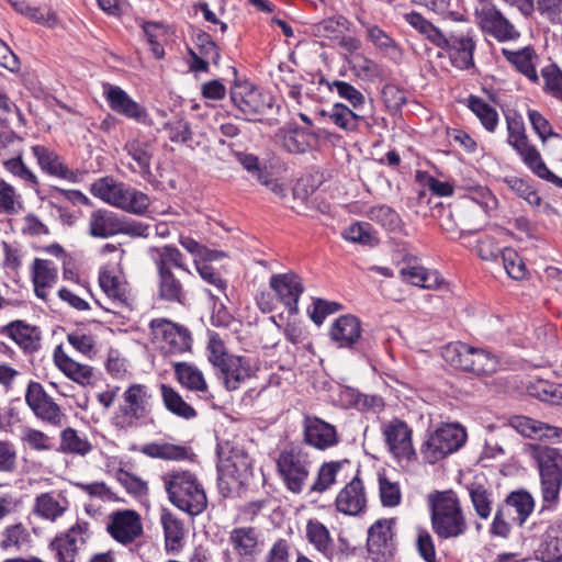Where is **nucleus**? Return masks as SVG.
Instances as JSON below:
<instances>
[{
	"label": "nucleus",
	"mask_w": 562,
	"mask_h": 562,
	"mask_svg": "<svg viewBox=\"0 0 562 562\" xmlns=\"http://www.w3.org/2000/svg\"><path fill=\"white\" fill-rule=\"evenodd\" d=\"M257 369L250 357L233 355L218 368V376L227 390L234 391L249 380Z\"/></svg>",
	"instance_id": "obj_17"
},
{
	"label": "nucleus",
	"mask_w": 562,
	"mask_h": 562,
	"mask_svg": "<svg viewBox=\"0 0 562 562\" xmlns=\"http://www.w3.org/2000/svg\"><path fill=\"white\" fill-rule=\"evenodd\" d=\"M527 116L532 130L538 135L543 145L550 137H560V135L553 131L550 122L539 111L530 109L527 112Z\"/></svg>",
	"instance_id": "obj_61"
},
{
	"label": "nucleus",
	"mask_w": 562,
	"mask_h": 562,
	"mask_svg": "<svg viewBox=\"0 0 562 562\" xmlns=\"http://www.w3.org/2000/svg\"><path fill=\"white\" fill-rule=\"evenodd\" d=\"M469 495L476 515L481 519H487L492 513V494L480 484H472L469 487Z\"/></svg>",
	"instance_id": "obj_54"
},
{
	"label": "nucleus",
	"mask_w": 562,
	"mask_h": 562,
	"mask_svg": "<svg viewBox=\"0 0 562 562\" xmlns=\"http://www.w3.org/2000/svg\"><path fill=\"white\" fill-rule=\"evenodd\" d=\"M306 538L314 548L328 555L331 552L333 540L328 529L318 520L311 519L306 524Z\"/></svg>",
	"instance_id": "obj_45"
},
{
	"label": "nucleus",
	"mask_w": 562,
	"mask_h": 562,
	"mask_svg": "<svg viewBox=\"0 0 562 562\" xmlns=\"http://www.w3.org/2000/svg\"><path fill=\"white\" fill-rule=\"evenodd\" d=\"M31 533L27 527L21 522L7 525L0 532V549L14 553L29 547Z\"/></svg>",
	"instance_id": "obj_35"
},
{
	"label": "nucleus",
	"mask_w": 562,
	"mask_h": 562,
	"mask_svg": "<svg viewBox=\"0 0 562 562\" xmlns=\"http://www.w3.org/2000/svg\"><path fill=\"white\" fill-rule=\"evenodd\" d=\"M31 151L36 159L41 170L52 177L75 181L76 175L61 160L60 156L53 149L43 145H34Z\"/></svg>",
	"instance_id": "obj_27"
},
{
	"label": "nucleus",
	"mask_w": 562,
	"mask_h": 562,
	"mask_svg": "<svg viewBox=\"0 0 562 562\" xmlns=\"http://www.w3.org/2000/svg\"><path fill=\"white\" fill-rule=\"evenodd\" d=\"M506 506L509 510H514L513 519L522 525L528 516L532 513L535 502L532 496L524 491L513 492L506 498Z\"/></svg>",
	"instance_id": "obj_46"
},
{
	"label": "nucleus",
	"mask_w": 562,
	"mask_h": 562,
	"mask_svg": "<svg viewBox=\"0 0 562 562\" xmlns=\"http://www.w3.org/2000/svg\"><path fill=\"white\" fill-rule=\"evenodd\" d=\"M159 294L164 300L180 302L183 295L180 281L171 272H159Z\"/></svg>",
	"instance_id": "obj_60"
},
{
	"label": "nucleus",
	"mask_w": 562,
	"mask_h": 562,
	"mask_svg": "<svg viewBox=\"0 0 562 562\" xmlns=\"http://www.w3.org/2000/svg\"><path fill=\"white\" fill-rule=\"evenodd\" d=\"M528 450L539 468L543 501L555 502L562 485V453L541 445H529Z\"/></svg>",
	"instance_id": "obj_6"
},
{
	"label": "nucleus",
	"mask_w": 562,
	"mask_h": 562,
	"mask_svg": "<svg viewBox=\"0 0 562 562\" xmlns=\"http://www.w3.org/2000/svg\"><path fill=\"white\" fill-rule=\"evenodd\" d=\"M404 19L412 27L418 31L436 46L446 43V36L442 34V32L432 23L427 21L422 14L417 12H411L405 14Z\"/></svg>",
	"instance_id": "obj_50"
},
{
	"label": "nucleus",
	"mask_w": 562,
	"mask_h": 562,
	"mask_svg": "<svg viewBox=\"0 0 562 562\" xmlns=\"http://www.w3.org/2000/svg\"><path fill=\"white\" fill-rule=\"evenodd\" d=\"M504 182L513 192H515L519 198L524 199L530 205L539 206L541 204V198L524 179L513 176L506 177Z\"/></svg>",
	"instance_id": "obj_58"
},
{
	"label": "nucleus",
	"mask_w": 562,
	"mask_h": 562,
	"mask_svg": "<svg viewBox=\"0 0 562 562\" xmlns=\"http://www.w3.org/2000/svg\"><path fill=\"white\" fill-rule=\"evenodd\" d=\"M173 368L177 380L182 386L193 392H207L204 375L196 367L187 362H177Z\"/></svg>",
	"instance_id": "obj_40"
},
{
	"label": "nucleus",
	"mask_w": 562,
	"mask_h": 562,
	"mask_svg": "<svg viewBox=\"0 0 562 562\" xmlns=\"http://www.w3.org/2000/svg\"><path fill=\"white\" fill-rule=\"evenodd\" d=\"M362 25L366 29L367 40L372 43L378 50L390 57H395L398 54V47L395 41L382 29L378 25L364 22H362Z\"/></svg>",
	"instance_id": "obj_48"
},
{
	"label": "nucleus",
	"mask_w": 562,
	"mask_h": 562,
	"mask_svg": "<svg viewBox=\"0 0 562 562\" xmlns=\"http://www.w3.org/2000/svg\"><path fill=\"white\" fill-rule=\"evenodd\" d=\"M535 10L553 24H562V0H533Z\"/></svg>",
	"instance_id": "obj_64"
},
{
	"label": "nucleus",
	"mask_w": 562,
	"mask_h": 562,
	"mask_svg": "<svg viewBox=\"0 0 562 562\" xmlns=\"http://www.w3.org/2000/svg\"><path fill=\"white\" fill-rule=\"evenodd\" d=\"M153 408V395L147 385L130 384L122 393V401L111 418V424L120 430H128L146 419Z\"/></svg>",
	"instance_id": "obj_5"
},
{
	"label": "nucleus",
	"mask_w": 562,
	"mask_h": 562,
	"mask_svg": "<svg viewBox=\"0 0 562 562\" xmlns=\"http://www.w3.org/2000/svg\"><path fill=\"white\" fill-rule=\"evenodd\" d=\"M25 402L34 415L42 422L53 427L65 425L66 414L38 382L32 381L29 383L25 392Z\"/></svg>",
	"instance_id": "obj_11"
},
{
	"label": "nucleus",
	"mask_w": 562,
	"mask_h": 562,
	"mask_svg": "<svg viewBox=\"0 0 562 562\" xmlns=\"http://www.w3.org/2000/svg\"><path fill=\"white\" fill-rule=\"evenodd\" d=\"M303 436L306 445L321 451L330 449L339 442L336 427L312 415L304 416Z\"/></svg>",
	"instance_id": "obj_16"
},
{
	"label": "nucleus",
	"mask_w": 562,
	"mask_h": 562,
	"mask_svg": "<svg viewBox=\"0 0 562 562\" xmlns=\"http://www.w3.org/2000/svg\"><path fill=\"white\" fill-rule=\"evenodd\" d=\"M393 519H382L370 527L367 546L374 561H383L393 555Z\"/></svg>",
	"instance_id": "obj_19"
},
{
	"label": "nucleus",
	"mask_w": 562,
	"mask_h": 562,
	"mask_svg": "<svg viewBox=\"0 0 562 562\" xmlns=\"http://www.w3.org/2000/svg\"><path fill=\"white\" fill-rule=\"evenodd\" d=\"M468 106L486 131L493 133L496 130L498 113L491 104L481 98L471 95L468 99Z\"/></svg>",
	"instance_id": "obj_44"
},
{
	"label": "nucleus",
	"mask_w": 562,
	"mask_h": 562,
	"mask_svg": "<svg viewBox=\"0 0 562 562\" xmlns=\"http://www.w3.org/2000/svg\"><path fill=\"white\" fill-rule=\"evenodd\" d=\"M180 245L194 257L195 266L198 265V261L199 263L202 261H214L223 257L222 252L211 250L190 237H182L180 239Z\"/></svg>",
	"instance_id": "obj_57"
},
{
	"label": "nucleus",
	"mask_w": 562,
	"mask_h": 562,
	"mask_svg": "<svg viewBox=\"0 0 562 562\" xmlns=\"http://www.w3.org/2000/svg\"><path fill=\"white\" fill-rule=\"evenodd\" d=\"M140 452L149 458L167 461H181L188 457L187 447L170 442H149L140 448Z\"/></svg>",
	"instance_id": "obj_41"
},
{
	"label": "nucleus",
	"mask_w": 562,
	"mask_h": 562,
	"mask_svg": "<svg viewBox=\"0 0 562 562\" xmlns=\"http://www.w3.org/2000/svg\"><path fill=\"white\" fill-rule=\"evenodd\" d=\"M124 149L136 164L134 171L142 175L150 172V164L154 156V144L149 139L140 137L130 139L125 144Z\"/></svg>",
	"instance_id": "obj_36"
},
{
	"label": "nucleus",
	"mask_w": 562,
	"mask_h": 562,
	"mask_svg": "<svg viewBox=\"0 0 562 562\" xmlns=\"http://www.w3.org/2000/svg\"><path fill=\"white\" fill-rule=\"evenodd\" d=\"M1 333L9 336L25 351H33L38 348L41 339L38 329L24 321H13L9 323L2 328Z\"/></svg>",
	"instance_id": "obj_31"
},
{
	"label": "nucleus",
	"mask_w": 562,
	"mask_h": 562,
	"mask_svg": "<svg viewBox=\"0 0 562 562\" xmlns=\"http://www.w3.org/2000/svg\"><path fill=\"white\" fill-rule=\"evenodd\" d=\"M55 366L72 382L80 386H87L91 384L94 372L93 368L89 364H85L72 359L63 348L57 346L53 353Z\"/></svg>",
	"instance_id": "obj_23"
},
{
	"label": "nucleus",
	"mask_w": 562,
	"mask_h": 562,
	"mask_svg": "<svg viewBox=\"0 0 562 562\" xmlns=\"http://www.w3.org/2000/svg\"><path fill=\"white\" fill-rule=\"evenodd\" d=\"M90 524L77 520L65 533L57 536L52 541L59 562H77L79 552L91 538Z\"/></svg>",
	"instance_id": "obj_12"
},
{
	"label": "nucleus",
	"mask_w": 562,
	"mask_h": 562,
	"mask_svg": "<svg viewBox=\"0 0 562 562\" xmlns=\"http://www.w3.org/2000/svg\"><path fill=\"white\" fill-rule=\"evenodd\" d=\"M502 54L509 61L517 71L522 74L531 82L537 83L539 77L536 70L538 64V56L530 47H525L518 50L502 49Z\"/></svg>",
	"instance_id": "obj_34"
},
{
	"label": "nucleus",
	"mask_w": 562,
	"mask_h": 562,
	"mask_svg": "<svg viewBox=\"0 0 562 562\" xmlns=\"http://www.w3.org/2000/svg\"><path fill=\"white\" fill-rule=\"evenodd\" d=\"M524 165L538 178L562 188V178L553 173L546 165L540 151L531 143L516 151Z\"/></svg>",
	"instance_id": "obj_30"
},
{
	"label": "nucleus",
	"mask_w": 562,
	"mask_h": 562,
	"mask_svg": "<svg viewBox=\"0 0 562 562\" xmlns=\"http://www.w3.org/2000/svg\"><path fill=\"white\" fill-rule=\"evenodd\" d=\"M382 435L387 450L397 461L409 462L416 457L412 440V429L405 422L394 418L384 423Z\"/></svg>",
	"instance_id": "obj_13"
},
{
	"label": "nucleus",
	"mask_w": 562,
	"mask_h": 562,
	"mask_svg": "<svg viewBox=\"0 0 562 562\" xmlns=\"http://www.w3.org/2000/svg\"><path fill=\"white\" fill-rule=\"evenodd\" d=\"M329 336L338 348H350L361 336V323L352 315L340 316L331 324Z\"/></svg>",
	"instance_id": "obj_28"
},
{
	"label": "nucleus",
	"mask_w": 562,
	"mask_h": 562,
	"mask_svg": "<svg viewBox=\"0 0 562 562\" xmlns=\"http://www.w3.org/2000/svg\"><path fill=\"white\" fill-rule=\"evenodd\" d=\"M4 169L12 176L19 178L29 188L38 191L40 181L37 176L24 164L21 156L3 161Z\"/></svg>",
	"instance_id": "obj_51"
},
{
	"label": "nucleus",
	"mask_w": 562,
	"mask_h": 562,
	"mask_svg": "<svg viewBox=\"0 0 562 562\" xmlns=\"http://www.w3.org/2000/svg\"><path fill=\"white\" fill-rule=\"evenodd\" d=\"M322 114L327 115L330 122L346 132H355L359 127L361 120L360 115L342 103L334 104L330 111L327 113L323 111Z\"/></svg>",
	"instance_id": "obj_47"
},
{
	"label": "nucleus",
	"mask_w": 562,
	"mask_h": 562,
	"mask_svg": "<svg viewBox=\"0 0 562 562\" xmlns=\"http://www.w3.org/2000/svg\"><path fill=\"white\" fill-rule=\"evenodd\" d=\"M67 341L76 351L87 358L97 355V339L92 334L76 329L67 335Z\"/></svg>",
	"instance_id": "obj_55"
},
{
	"label": "nucleus",
	"mask_w": 562,
	"mask_h": 562,
	"mask_svg": "<svg viewBox=\"0 0 562 562\" xmlns=\"http://www.w3.org/2000/svg\"><path fill=\"white\" fill-rule=\"evenodd\" d=\"M544 91L562 102V71L555 65H549L541 70Z\"/></svg>",
	"instance_id": "obj_63"
},
{
	"label": "nucleus",
	"mask_w": 562,
	"mask_h": 562,
	"mask_svg": "<svg viewBox=\"0 0 562 562\" xmlns=\"http://www.w3.org/2000/svg\"><path fill=\"white\" fill-rule=\"evenodd\" d=\"M103 94L114 112L140 124H151L147 110L134 101L121 87L105 83Z\"/></svg>",
	"instance_id": "obj_15"
},
{
	"label": "nucleus",
	"mask_w": 562,
	"mask_h": 562,
	"mask_svg": "<svg viewBox=\"0 0 562 562\" xmlns=\"http://www.w3.org/2000/svg\"><path fill=\"white\" fill-rule=\"evenodd\" d=\"M467 441V431L459 424L439 426L422 447V454L428 463H436L458 451Z\"/></svg>",
	"instance_id": "obj_7"
},
{
	"label": "nucleus",
	"mask_w": 562,
	"mask_h": 562,
	"mask_svg": "<svg viewBox=\"0 0 562 562\" xmlns=\"http://www.w3.org/2000/svg\"><path fill=\"white\" fill-rule=\"evenodd\" d=\"M348 460L329 461L322 464L318 470L317 479L311 486L313 492L323 493L335 484L339 479H346L347 468H350Z\"/></svg>",
	"instance_id": "obj_37"
},
{
	"label": "nucleus",
	"mask_w": 562,
	"mask_h": 562,
	"mask_svg": "<svg viewBox=\"0 0 562 562\" xmlns=\"http://www.w3.org/2000/svg\"><path fill=\"white\" fill-rule=\"evenodd\" d=\"M379 490L383 506L395 507L401 503L402 494L398 483L384 474H379Z\"/></svg>",
	"instance_id": "obj_59"
},
{
	"label": "nucleus",
	"mask_w": 562,
	"mask_h": 562,
	"mask_svg": "<svg viewBox=\"0 0 562 562\" xmlns=\"http://www.w3.org/2000/svg\"><path fill=\"white\" fill-rule=\"evenodd\" d=\"M335 504L338 512L350 516L358 515L366 508L363 483L357 475L338 493Z\"/></svg>",
	"instance_id": "obj_25"
},
{
	"label": "nucleus",
	"mask_w": 562,
	"mask_h": 562,
	"mask_svg": "<svg viewBox=\"0 0 562 562\" xmlns=\"http://www.w3.org/2000/svg\"><path fill=\"white\" fill-rule=\"evenodd\" d=\"M228 543L243 561L251 562L262 551L263 542L254 527H236L229 531Z\"/></svg>",
	"instance_id": "obj_20"
},
{
	"label": "nucleus",
	"mask_w": 562,
	"mask_h": 562,
	"mask_svg": "<svg viewBox=\"0 0 562 562\" xmlns=\"http://www.w3.org/2000/svg\"><path fill=\"white\" fill-rule=\"evenodd\" d=\"M168 501L190 516H199L207 507L205 488L198 475L187 469H171L161 475Z\"/></svg>",
	"instance_id": "obj_1"
},
{
	"label": "nucleus",
	"mask_w": 562,
	"mask_h": 562,
	"mask_svg": "<svg viewBox=\"0 0 562 562\" xmlns=\"http://www.w3.org/2000/svg\"><path fill=\"white\" fill-rule=\"evenodd\" d=\"M106 531L119 543L127 546L144 533L140 515L133 509H120L109 516Z\"/></svg>",
	"instance_id": "obj_14"
},
{
	"label": "nucleus",
	"mask_w": 562,
	"mask_h": 562,
	"mask_svg": "<svg viewBox=\"0 0 562 562\" xmlns=\"http://www.w3.org/2000/svg\"><path fill=\"white\" fill-rule=\"evenodd\" d=\"M269 285L289 312L295 314L299 299L304 291L300 277L292 272L273 274L270 278Z\"/></svg>",
	"instance_id": "obj_21"
},
{
	"label": "nucleus",
	"mask_w": 562,
	"mask_h": 562,
	"mask_svg": "<svg viewBox=\"0 0 562 562\" xmlns=\"http://www.w3.org/2000/svg\"><path fill=\"white\" fill-rule=\"evenodd\" d=\"M70 502L61 491L40 493L34 497L31 513L45 521L56 522L69 510Z\"/></svg>",
	"instance_id": "obj_18"
},
{
	"label": "nucleus",
	"mask_w": 562,
	"mask_h": 562,
	"mask_svg": "<svg viewBox=\"0 0 562 562\" xmlns=\"http://www.w3.org/2000/svg\"><path fill=\"white\" fill-rule=\"evenodd\" d=\"M277 465L286 487L293 493H300L310 474L307 453L301 448L291 447L279 454Z\"/></svg>",
	"instance_id": "obj_9"
},
{
	"label": "nucleus",
	"mask_w": 562,
	"mask_h": 562,
	"mask_svg": "<svg viewBox=\"0 0 562 562\" xmlns=\"http://www.w3.org/2000/svg\"><path fill=\"white\" fill-rule=\"evenodd\" d=\"M437 46L448 49L449 58L457 68L467 69L473 66L475 43L470 32L446 36V43Z\"/></svg>",
	"instance_id": "obj_22"
},
{
	"label": "nucleus",
	"mask_w": 562,
	"mask_h": 562,
	"mask_svg": "<svg viewBox=\"0 0 562 562\" xmlns=\"http://www.w3.org/2000/svg\"><path fill=\"white\" fill-rule=\"evenodd\" d=\"M22 207L20 195L15 189L0 179V214L13 215Z\"/></svg>",
	"instance_id": "obj_56"
},
{
	"label": "nucleus",
	"mask_w": 562,
	"mask_h": 562,
	"mask_svg": "<svg viewBox=\"0 0 562 562\" xmlns=\"http://www.w3.org/2000/svg\"><path fill=\"white\" fill-rule=\"evenodd\" d=\"M223 476H229L243 484L251 475V459L243 450L235 448L223 464Z\"/></svg>",
	"instance_id": "obj_39"
},
{
	"label": "nucleus",
	"mask_w": 562,
	"mask_h": 562,
	"mask_svg": "<svg viewBox=\"0 0 562 562\" xmlns=\"http://www.w3.org/2000/svg\"><path fill=\"white\" fill-rule=\"evenodd\" d=\"M160 393L165 407L172 414L184 419H191L196 416L195 409L171 386L161 384Z\"/></svg>",
	"instance_id": "obj_42"
},
{
	"label": "nucleus",
	"mask_w": 562,
	"mask_h": 562,
	"mask_svg": "<svg viewBox=\"0 0 562 562\" xmlns=\"http://www.w3.org/2000/svg\"><path fill=\"white\" fill-rule=\"evenodd\" d=\"M99 285L105 297L98 304L104 311L125 317L133 310L134 296L122 265H104L99 272Z\"/></svg>",
	"instance_id": "obj_4"
},
{
	"label": "nucleus",
	"mask_w": 562,
	"mask_h": 562,
	"mask_svg": "<svg viewBox=\"0 0 562 562\" xmlns=\"http://www.w3.org/2000/svg\"><path fill=\"white\" fill-rule=\"evenodd\" d=\"M405 282L427 290L439 289L443 282L441 276L435 270H427L417 263H406L400 269Z\"/></svg>",
	"instance_id": "obj_32"
},
{
	"label": "nucleus",
	"mask_w": 562,
	"mask_h": 562,
	"mask_svg": "<svg viewBox=\"0 0 562 562\" xmlns=\"http://www.w3.org/2000/svg\"><path fill=\"white\" fill-rule=\"evenodd\" d=\"M31 278L36 296L47 300L58 279V266L53 260L35 258L31 266Z\"/></svg>",
	"instance_id": "obj_26"
},
{
	"label": "nucleus",
	"mask_w": 562,
	"mask_h": 562,
	"mask_svg": "<svg viewBox=\"0 0 562 562\" xmlns=\"http://www.w3.org/2000/svg\"><path fill=\"white\" fill-rule=\"evenodd\" d=\"M150 334L151 342L165 355H178L191 348L190 333L168 319H153Z\"/></svg>",
	"instance_id": "obj_8"
},
{
	"label": "nucleus",
	"mask_w": 562,
	"mask_h": 562,
	"mask_svg": "<svg viewBox=\"0 0 562 562\" xmlns=\"http://www.w3.org/2000/svg\"><path fill=\"white\" fill-rule=\"evenodd\" d=\"M474 21L484 34L498 42L519 37V32L494 4H475Z\"/></svg>",
	"instance_id": "obj_10"
},
{
	"label": "nucleus",
	"mask_w": 562,
	"mask_h": 562,
	"mask_svg": "<svg viewBox=\"0 0 562 562\" xmlns=\"http://www.w3.org/2000/svg\"><path fill=\"white\" fill-rule=\"evenodd\" d=\"M431 526L438 537L448 539L465 533L467 519L457 494L452 491L435 492L428 496Z\"/></svg>",
	"instance_id": "obj_2"
},
{
	"label": "nucleus",
	"mask_w": 562,
	"mask_h": 562,
	"mask_svg": "<svg viewBox=\"0 0 562 562\" xmlns=\"http://www.w3.org/2000/svg\"><path fill=\"white\" fill-rule=\"evenodd\" d=\"M90 192L102 202L135 215H143L150 204L147 194L109 176L93 181Z\"/></svg>",
	"instance_id": "obj_3"
},
{
	"label": "nucleus",
	"mask_w": 562,
	"mask_h": 562,
	"mask_svg": "<svg viewBox=\"0 0 562 562\" xmlns=\"http://www.w3.org/2000/svg\"><path fill=\"white\" fill-rule=\"evenodd\" d=\"M120 217L108 210L93 211L88 221V233L94 238H108L119 234Z\"/></svg>",
	"instance_id": "obj_33"
},
{
	"label": "nucleus",
	"mask_w": 562,
	"mask_h": 562,
	"mask_svg": "<svg viewBox=\"0 0 562 562\" xmlns=\"http://www.w3.org/2000/svg\"><path fill=\"white\" fill-rule=\"evenodd\" d=\"M151 252L159 272H171V266L187 270L182 265V255L176 247L154 248Z\"/></svg>",
	"instance_id": "obj_52"
},
{
	"label": "nucleus",
	"mask_w": 562,
	"mask_h": 562,
	"mask_svg": "<svg viewBox=\"0 0 562 562\" xmlns=\"http://www.w3.org/2000/svg\"><path fill=\"white\" fill-rule=\"evenodd\" d=\"M502 261L507 274L514 280H521L526 276V267L519 255L510 248H505L502 252Z\"/></svg>",
	"instance_id": "obj_62"
},
{
	"label": "nucleus",
	"mask_w": 562,
	"mask_h": 562,
	"mask_svg": "<svg viewBox=\"0 0 562 562\" xmlns=\"http://www.w3.org/2000/svg\"><path fill=\"white\" fill-rule=\"evenodd\" d=\"M232 101L246 114L260 113L265 108L260 92L249 85L235 87L232 90Z\"/></svg>",
	"instance_id": "obj_38"
},
{
	"label": "nucleus",
	"mask_w": 562,
	"mask_h": 562,
	"mask_svg": "<svg viewBox=\"0 0 562 562\" xmlns=\"http://www.w3.org/2000/svg\"><path fill=\"white\" fill-rule=\"evenodd\" d=\"M160 524L164 529L165 549L168 553H179L184 547L187 528L184 522L168 509L160 515Z\"/></svg>",
	"instance_id": "obj_29"
},
{
	"label": "nucleus",
	"mask_w": 562,
	"mask_h": 562,
	"mask_svg": "<svg viewBox=\"0 0 562 562\" xmlns=\"http://www.w3.org/2000/svg\"><path fill=\"white\" fill-rule=\"evenodd\" d=\"M352 74L362 80H374L381 74L380 66L363 54H352L347 57Z\"/></svg>",
	"instance_id": "obj_49"
},
{
	"label": "nucleus",
	"mask_w": 562,
	"mask_h": 562,
	"mask_svg": "<svg viewBox=\"0 0 562 562\" xmlns=\"http://www.w3.org/2000/svg\"><path fill=\"white\" fill-rule=\"evenodd\" d=\"M512 426L524 437L547 440L551 443L562 442V428L551 426L540 420L518 416L512 420Z\"/></svg>",
	"instance_id": "obj_24"
},
{
	"label": "nucleus",
	"mask_w": 562,
	"mask_h": 562,
	"mask_svg": "<svg viewBox=\"0 0 562 562\" xmlns=\"http://www.w3.org/2000/svg\"><path fill=\"white\" fill-rule=\"evenodd\" d=\"M59 447L65 453L80 457L87 456L92 450V445L88 438L71 427H67L61 431Z\"/></svg>",
	"instance_id": "obj_43"
},
{
	"label": "nucleus",
	"mask_w": 562,
	"mask_h": 562,
	"mask_svg": "<svg viewBox=\"0 0 562 562\" xmlns=\"http://www.w3.org/2000/svg\"><path fill=\"white\" fill-rule=\"evenodd\" d=\"M368 217L387 231L396 232L402 228V221L398 214L387 205H376L369 209Z\"/></svg>",
	"instance_id": "obj_53"
}]
</instances>
